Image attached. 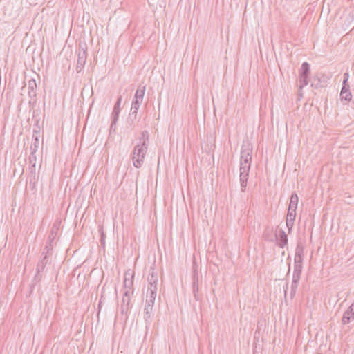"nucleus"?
Here are the masks:
<instances>
[{
	"instance_id": "obj_1",
	"label": "nucleus",
	"mask_w": 354,
	"mask_h": 354,
	"mask_svg": "<svg viewBox=\"0 0 354 354\" xmlns=\"http://www.w3.org/2000/svg\"><path fill=\"white\" fill-rule=\"evenodd\" d=\"M147 144L145 142H138L134 147L131 154L133 165L136 168H140L144 163L147 152Z\"/></svg>"
},
{
	"instance_id": "obj_2",
	"label": "nucleus",
	"mask_w": 354,
	"mask_h": 354,
	"mask_svg": "<svg viewBox=\"0 0 354 354\" xmlns=\"http://www.w3.org/2000/svg\"><path fill=\"white\" fill-rule=\"evenodd\" d=\"M303 255L304 248L302 246L298 244L295 250V264L292 278H301V274L302 272Z\"/></svg>"
},
{
	"instance_id": "obj_3",
	"label": "nucleus",
	"mask_w": 354,
	"mask_h": 354,
	"mask_svg": "<svg viewBox=\"0 0 354 354\" xmlns=\"http://www.w3.org/2000/svg\"><path fill=\"white\" fill-rule=\"evenodd\" d=\"M252 146L248 141L243 142L241 151L240 166L250 167L252 161Z\"/></svg>"
},
{
	"instance_id": "obj_4",
	"label": "nucleus",
	"mask_w": 354,
	"mask_h": 354,
	"mask_svg": "<svg viewBox=\"0 0 354 354\" xmlns=\"http://www.w3.org/2000/svg\"><path fill=\"white\" fill-rule=\"evenodd\" d=\"M87 59V44L80 41L77 49V73H80L84 67Z\"/></svg>"
},
{
	"instance_id": "obj_5",
	"label": "nucleus",
	"mask_w": 354,
	"mask_h": 354,
	"mask_svg": "<svg viewBox=\"0 0 354 354\" xmlns=\"http://www.w3.org/2000/svg\"><path fill=\"white\" fill-rule=\"evenodd\" d=\"M156 297V292H154V290L147 292L146 304L144 308V318L146 322L150 321L153 315V308Z\"/></svg>"
},
{
	"instance_id": "obj_6",
	"label": "nucleus",
	"mask_w": 354,
	"mask_h": 354,
	"mask_svg": "<svg viewBox=\"0 0 354 354\" xmlns=\"http://www.w3.org/2000/svg\"><path fill=\"white\" fill-rule=\"evenodd\" d=\"M49 261V255L41 256L40 259L39 260L37 268H36V274L32 280L33 285H35L37 283L39 282L42 279V272L44 271L46 265Z\"/></svg>"
},
{
	"instance_id": "obj_7",
	"label": "nucleus",
	"mask_w": 354,
	"mask_h": 354,
	"mask_svg": "<svg viewBox=\"0 0 354 354\" xmlns=\"http://www.w3.org/2000/svg\"><path fill=\"white\" fill-rule=\"evenodd\" d=\"M310 73V64L306 62H303L301 68L299 71L300 89H302L304 86H307L308 84Z\"/></svg>"
},
{
	"instance_id": "obj_8",
	"label": "nucleus",
	"mask_w": 354,
	"mask_h": 354,
	"mask_svg": "<svg viewBox=\"0 0 354 354\" xmlns=\"http://www.w3.org/2000/svg\"><path fill=\"white\" fill-rule=\"evenodd\" d=\"M192 270V292L194 299L196 301H199L201 299V296L198 292V266L195 262L193 264Z\"/></svg>"
},
{
	"instance_id": "obj_9",
	"label": "nucleus",
	"mask_w": 354,
	"mask_h": 354,
	"mask_svg": "<svg viewBox=\"0 0 354 354\" xmlns=\"http://www.w3.org/2000/svg\"><path fill=\"white\" fill-rule=\"evenodd\" d=\"M158 272H156L155 268L153 267H150L149 274L147 277L148 281V289L147 292H151V290H154V292H157V283H158Z\"/></svg>"
},
{
	"instance_id": "obj_10",
	"label": "nucleus",
	"mask_w": 354,
	"mask_h": 354,
	"mask_svg": "<svg viewBox=\"0 0 354 354\" xmlns=\"http://www.w3.org/2000/svg\"><path fill=\"white\" fill-rule=\"evenodd\" d=\"M329 78L324 74H318L315 76L311 83V86L315 89H320L327 86Z\"/></svg>"
},
{
	"instance_id": "obj_11",
	"label": "nucleus",
	"mask_w": 354,
	"mask_h": 354,
	"mask_svg": "<svg viewBox=\"0 0 354 354\" xmlns=\"http://www.w3.org/2000/svg\"><path fill=\"white\" fill-rule=\"evenodd\" d=\"M250 170V167H249L240 166L239 180L242 192H245L246 189Z\"/></svg>"
},
{
	"instance_id": "obj_12",
	"label": "nucleus",
	"mask_w": 354,
	"mask_h": 354,
	"mask_svg": "<svg viewBox=\"0 0 354 354\" xmlns=\"http://www.w3.org/2000/svg\"><path fill=\"white\" fill-rule=\"evenodd\" d=\"M132 294H133V290L131 292H130V290H125L124 292L121 304V313L122 314H127L128 310L131 308L130 295Z\"/></svg>"
},
{
	"instance_id": "obj_13",
	"label": "nucleus",
	"mask_w": 354,
	"mask_h": 354,
	"mask_svg": "<svg viewBox=\"0 0 354 354\" xmlns=\"http://www.w3.org/2000/svg\"><path fill=\"white\" fill-rule=\"evenodd\" d=\"M277 245L279 248H284L288 244V236L283 230H279L275 234Z\"/></svg>"
},
{
	"instance_id": "obj_14",
	"label": "nucleus",
	"mask_w": 354,
	"mask_h": 354,
	"mask_svg": "<svg viewBox=\"0 0 354 354\" xmlns=\"http://www.w3.org/2000/svg\"><path fill=\"white\" fill-rule=\"evenodd\" d=\"M133 277L134 274L131 272L130 270H128L124 274V287L125 290H130L131 292L133 290Z\"/></svg>"
},
{
	"instance_id": "obj_15",
	"label": "nucleus",
	"mask_w": 354,
	"mask_h": 354,
	"mask_svg": "<svg viewBox=\"0 0 354 354\" xmlns=\"http://www.w3.org/2000/svg\"><path fill=\"white\" fill-rule=\"evenodd\" d=\"M28 96L33 99L37 96V83L35 79H30L28 82Z\"/></svg>"
},
{
	"instance_id": "obj_16",
	"label": "nucleus",
	"mask_w": 354,
	"mask_h": 354,
	"mask_svg": "<svg viewBox=\"0 0 354 354\" xmlns=\"http://www.w3.org/2000/svg\"><path fill=\"white\" fill-rule=\"evenodd\" d=\"M145 92V86H143L141 87V86H139V88L137 89L134 98L133 100V102H135V104L137 105L138 104H142L144 95Z\"/></svg>"
},
{
	"instance_id": "obj_17",
	"label": "nucleus",
	"mask_w": 354,
	"mask_h": 354,
	"mask_svg": "<svg viewBox=\"0 0 354 354\" xmlns=\"http://www.w3.org/2000/svg\"><path fill=\"white\" fill-rule=\"evenodd\" d=\"M122 102V96L119 95L118 97L117 101L113 106V112L111 114V118H114L115 121H118L119 118V115L120 113V104Z\"/></svg>"
},
{
	"instance_id": "obj_18",
	"label": "nucleus",
	"mask_w": 354,
	"mask_h": 354,
	"mask_svg": "<svg viewBox=\"0 0 354 354\" xmlns=\"http://www.w3.org/2000/svg\"><path fill=\"white\" fill-rule=\"evenodd\" d=\"M354 319V311L352 308H348L344 312L342 318V323L344 325L348 324L351 319Z\"/></svg>"
},
{
	"instance_id": "obj_19",
	"label": "nucleus",
	"mask_w": 354,
	"mask_h": 354,
	"mask_svg": "<svg viewBox=\"0 0 354 354\" xmlns=\"http://www.w3.org/2000/svg\"><path fill=\"white\" fill-rule=\"evenodd\" d=\"M59 223L57 221L53 223L48 238V242H53L55 239L59 230Z\"/></svg>"
},
{
	"instance_id": "obj_20",
	"label": "nucleus",
	"mask_w": 354,
	"mask_h": 354,
	"mask_svg": "<svg viewBox=\"0 0 354 354\" xmlns=\"http://www.w3.org/2000/svg\"><path fill=\"white\" fill-rule=\"evenodd\" d=\"M341 101H345L346 102H350L352 99V94L350 91V88H342L340 92Z\"/></svg>"
},
{
	"instance_id": "obj_21",
	"label": "nucleus",
	"mask_w": 354,
	"mask_h": 354,
	"mask_svg": "<svg viewBox=\"0 0 354 354\" xmlns=\"http://www.w3.org/2000/svg\"><path fill=\"white\" fill-rule=\"evenodd\" d=\"M299 198L297 194L295 192H293L290 198V203L288 207L290 208H297V204H298Z\"/></svg>"
},
{
	"instance_id": "obj_22",
	"label": "nucleus",
	"mask_w": 354,
	"mask_h": 354,
	"mask_svg": "<svg viewBox=\"0 0 354 354\" xmlns=\"http://www.w3.org/2000/svg\"><path fill=\"white\" fill-rule=\"evenodd\" d=\"M299 280H300V279H298V278H292V284H291V292H290L291 297H293L296 294Z\"/></svg>"
},
{
	"instance_id": "obj_23",
	"label": "nucleus",
	"mask_w": 354,
	"mask_h": 354,
	"mask_svg": "<svg viewBox=\"0 0 354 354\" xmlns=\"http://www.w3.org/2000/svg\"><path fill=\"white\" fill-rule=\"evenodd\" d=\"M38 178H39L38 175H35L34 174H33V175L29 174V176H28L29 185L32 189H35L36 184L38 181Z\"/></svg>"
},
{
	"instance_id": "obj_24",
	"label": "nucleus",
	"mask_w": 354,
	"mask_h": 354,
	"mask_svg": "<svg viewBox=\"0 0 354 354\" xmlns=\"http://www.w3.org/2000/svg\"><path fill=\"white\" fill-rule=\"evenodd\" d=\"M149 135L147 131H143L140 133V136L139 137V142H145L147 144V147L149 146Z\"/></svg>"
},
{
	"instance_id": "obj_25",
	"label": "nucleus",
	"mask_w": 354,
	"mask_h": 354,
	"mask_svg": "<svg viewBox=\"0 0 354 354\" xmlns=\"http://www.w3.org/2000/svg\"><path fill=\"white\" fill-rule=\"evenodd\" d=\"M100 234V243H101V245L102 248H104L105 247V239H106V235H105V233L104 232V228H103V226L102 225H100L99 226V230H98Z\"/></svg>"
},
{
	"instance_id": "obj_26",
	"label": "nucleus",
	"mask_w": 354,
	"mask_h": 354,
	"mask_svg": "<svg viewBox=\"0 0 354 354\" xmlns=\"http://www.w3.org/2000/svg\"><path fill=\"white\" fill-rule=\"evenodd\" d=\"M39 147V140L37 136L35 138L34 142L30 145V151L37 152Z\"/></svg>"
},
{
	"instance_id": "obj_27",
	"label": "nucleus",
	"mask_w": 354,
	"mask_h": 354,
	"mask_svg": "<svg viewBox=\"0 0 354 354\" xmlns=\"http://www.w3.org/2000/svg\"><path fill=\"white\" fill-rule=\"evenodd\" d=\"M295 217H296V209L288 207L286 218H290V220H291V219L295 220Z\"/></svg>"
},
{
	"instance_id": "obj_28",
	"label": "nucleus",
	"mask_w": 354,
	"mask_h": 354,
	"mask_svg": "<svg viewBox=\"0 0 354 354\" xmlns=\"http://www.w3.org/2000/svg\"><path fill=\"white\" fill-rule=\"evenodd\" d=\"M52 243L53 242H47L46 245L43 249L41 256L45 255L46 254V255H48L50 251L52 250Z\"/></svg>"
},
{
	"instance_id": "obj_29",
	"label": "nucleus",
	"mask_w": 354,
	"mask_h": 354,
	"mask_svg": "<svg viewBox=\"0 0 354 354\" xmlns=\"http://www.w3.org/2000/svg\"><path fill=\"white\" fill-rule=\"evenodd\" d=\"M35 153H36V152H34V151L30 152V156L28 158L30 165H32L33 162H36L37 156H36Z\"/></svg>"
},
{
	"instance_id": "obj_30",
	"label": "nucleus",
	"mask_w": 354,
	"mask_h": 354,
	"mask_svg": "<svg viewBox=\"0 0 354 354\" xmlns=\"http://www.w3.org/2000/svg\"><path fill=\"white\" fill-rule=\"evenodd\" d=\"M111 124L110 126V133H115L116 131V124L118 121H115L114 118H111Z\"/></svg>"
},
{
	"instance_id": "obj_31",
	"label": "nucleus",
	"mask_w": 354,
	"mask_h": 354,
	"mask_svg": "<svg viewBox=\"0 0 354 354\" xmlns=\"http://www.w3.org/2000/svg\"><path fill=\"white\" fill-rule=\"evenodd\" d=\"M140 104H138L137 105L135 104V102H132L131 111L135 113H138V111L139 109Z\"/></svg>"
},
{
	"instance_id": "obj_32",
	"label": "nucleus",
	"mask_w": 354,
	"mask_h": 354,
	"mask_svg": "<svg viewBox=\"0 0 354 354\" xmlns=\"http://www.w3.org/2000/svg\"><path fill=\"white\" fill-rule=\"evenodd\" d=\"M294 221H295V219L290 220V218H286V225H287V227L288 228L289 231L292 228L293 225H294Z\"/></svg>"
},
{
	"instance_id": "obj_33",
	"label": "nucleus",
	"mask_w": 354,
	"mask_h": 354,
	"mask_svg": "<svg viewBox=\"0 0 354 354\" xmlns=\"http://www.w3.org/2000/svg\"><path fill=\"white\" fill-rule=\"evenodd\" d=\"M136 118H137V113H135L130 111V113L129 115V120L131 121V123H133L135 121V120L136 119Z\"/></svg>"
},
{
	"instance_id": "obj_34",
	"label": "nucleus",
	"mask_w": 354,
	"mask_h": 354,
	"mask_svg": "<svg viewBox=\"0 0 354 354\" xmlns=\"http://www.w3.org/2000/svg\"><path fill=\"white\" fill-rule=\"evenodd\" d=\"M33 174L35 175H37L36 174V165H35V162H33V164L30 165V174L33 175Z\"/></svg>"
},
{
	"instance_id": "obj_35",
	"label": "nucleus",
	"mask_w": 354,
	"mask_h": 354,
	"mask_svg": "<svg viewBox=\"0 0 354 354\" xmlns=\"http://www.w3.org/2000/svg\"><path fill=\"white\" fill-rule=\"evenodd\" d=\"M348 80H343V82H342V88H350V86L348 84Z\"/></svg>"
},
{
	"instance_id": "obj_36",
	"label": "nucleus",
	"mask_w": 354,
	"mask_h": 354,
	"mask_svg": "<svg viewBox=\"0 0 354 354\" xmlns=\"http://www.w3.org/2000/svg\"><path fill=\"white\" fill-rule=\"evenodd\" d=\"M348 78H349V74H348V73H345L344 74V80H348Z\"/></svg>"
}]
</instances>
